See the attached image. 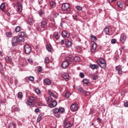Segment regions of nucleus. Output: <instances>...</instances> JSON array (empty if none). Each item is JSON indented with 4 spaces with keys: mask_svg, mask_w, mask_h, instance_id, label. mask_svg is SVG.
Instances as JSON below:
<instances>
[{
    "mask_svg": "<svg viewBox=\"0 0 128 128\" xmlns=\"http://www.w3.org/2000/svg\"><path fill=\"white\" fill-rule=\"evenodd\" d=\"M62 10L64 14H70V6L68 3H64L62 6Z\"/></svg>",
    "mask_w": 128,
    "mask_h": 128,
    "instance_id": "f257e3e1",
    "label": "nucleus"
},
{
    "mask_svg": "<svg viewBox=\"0 0 128 128\" xmlns=\"http://www.w3.org/2000/svg\"><path fill=\"white\" fill-rule=\"evenodd\" d=\"M98 64L102 68H106V60L102 58H99L97 61Z\"/></svg>",
    "mask_w": 128,
    "mask_h": 128,
    "instance_id": "f03ea898",
    "label": "nucleus"
},
{
    "mask_svg": "<svg viewBox=\"0 0 128 128\" xmlns=\"http://www.w3.org/2000/svg\"><path fill=\"white\" fill-rule=\"evenodd\" d=\"M36 100H38V97L31 96L30 97L29 100L26 101V104H28V106H34V102Z\"/></svg>",
    "mask_w": 128,
    "mask_h": 128,
    "instance_id": "7ed1b4c3",
    "label": "nucleus"
},
{
    "mask_svg": "<svg viewBox=\"0 0 128 128\" xmlns=\"http://www.w3.org/2000/svg\"><path fill=\"white\" fill-rule=\"evenodd\" d=\"M70 110L72 112H78V104L77 103H73L70 106Z\"/></svg>",
    "mask_w": 128,
    "mask_h": 128,
    "instance_id": "20e7f679",
    "label": "nucleus"
},
{
    "mask_svg": "<svg viewBox=\"0 0 128 128\" xmlns=\"http://www.w3.org/2000/svg\"><path fill=\"white\" fill-rule=\"evenodd\" d=\"M24 51L25 54H30V52H32V48L30 46H28V44H26L24 46Z\"/></svg>",
    "mask_w": 128,
    "mask_h": 128,
    "instance_id": "39448f33",
    "label": "nucleus"
},
{
    "mask_svg": "<svg viewBox=\"0 0 128 128\" xmlns=\"http://www.w3.org/2000/svg\"><path fill=\"white\" fill-rule=\"evenodd\" d=\"M62 36L64 38H70V33L68 32V31L64 30L62 32Z\"/></svg>",
    "mask_w": 128,
    "mask_h": 128,
    "instance_id": "423d86ee",
    "label": "nucleus"
},
{
    "mask_svg": "<svg viewBox=\"0 0 128 128\" xmlns=\"http://www.w3.org/2000/svg\"><path fill=\"white\" fill-rule=\"evenodd\" d=\"M64 126L66 128H72V124L70 122H68V120H64Z\"/></svg>",
    "mask_w": 128,
    "mask_h": 128,
    "instance_id": "0eeeda50",
    "label": "nucleus"
},
{
    "mask_svg": "<svg viewBox=\"0 0 128 128\" xmlns=\"http://www.w3.org/2000/svg\"><path fill=\"white\" fill-rule=\"evenodd\" d=\"M48 26V22L46 21H44V20H42L40 22V26L42 28H43V30H44V28H46V26Z\"/></svg>",
    "mask_w": 128,
    "mask_h": 128,
    "instance_id": "6e6552de",
    "label": "nucleus"
},
{
    "mask_svg": "<svg viewBox=\"0 0 128 128\" xmlns=\"http://www.w3.org/2000/svg\"><path fill=\"white\" fill-rule=\"evenodd\" d=\"M18 38L16 36H15L12 38V46H16L18 44Z\"/></svg>",
    "mask_w": 128,
    "mask_h": 128,
    "instance_id": "1a4fd4ad",
    "label": "nucleus"
},
{
    "mask_svg": "<svg viewBox=\"0 0 128 128\" xmlns=\"http://www.w3.org/2000/svg\"><path fill=\"white\" fill-rule=\"evenodd\" d=\"M126 40V36L124 34H122L120 36V41L122 44H124Z\"/></svg>",
    "mask_w": 128,
    "mask_h": 128,
    "instance_id": "9d476101",
    "label": "nucleus"
},
{
    "mask_svg": "<svg viewBox=\"0 0 128 128\" xmlns=\"http://www.w3.org/2000/svg\"><path fill=\"white\" fill-rule=\"evenodd\" d=\"M92 45L91 46L90 50L92 52H96V43L92 42Z\"/></svg>",
    "mask_w": 128,
    "mask_h": 128,
    "instance_id": "9b49d317",
    "label": "nucleus"
},
{
    "mask_svg": "<svg viewBox=\"0 0 128 128\" xmlns=\"http://www.w3.org/2000/svg\"><path fill=\"white\" fill-rule=\"evenodd\" d=\"M58 105L56 101H52L48 106L50 108H55Z\"/></svg>",
    "mask_w": 128,
    "mask_h": 128,
    "instance_id": "f8f14e48",
    "label": "nucleus"
},
{
    "mask_svg": "<svg viewBox=\"0 0 128 128\" xmlns=\"http://www.w3.org/2000/svg\"><path fill=\"white\" fill-rule=\"evenodd\" d=\"M62 68H68V61H64L62 64Z\"/></svg>",
    "mask_w": 128,
    "mask_h": 128,
    "instance_id": "ddd939ff",
    "label": "nucleus"
},
{
    "mask_svg": "<svg viewBox=\"0 0 128 128\" xmlns=\"http://www.w3.org/2000/svg\"><path fill=\"white\" fill-rule=\"evenodd\" d=\"M62 76L64 80H68V78H70V76L68 75V74L64 72L62 74Z\"/></svg>",
    "mask_w": 128,
    "mask_h": 128,
    "instance_id": "4468645a",
    "label": "nucleus"
},
{
    "mask_svg": "<svg viewBox=\"0 0 128 128\" xmlns=\"http://www.w3.org/2000/svg\"><path fill=\"white\" fill-rule=\"evenodd\" d=\"M46 100L48 106L52 102V96H50L46 98Z\"/></svg>",
    "mask_w": 128,
    "mask_h": 128,
    "instance_id": "2eb2a0df",
    "label": "nucleus"
},
{
    "mask_svg": "<svg viewBox=\"0 0 128 128\" xmlns=\"http://www.w3.org/2000/svg\"><path fill=\"white\" fill-rule=\"evenodd\" d=\"M66 46L67 48H69L72 46V42L68 40H65Z\"/></svg>",
    "mask_w": 128,
    "mask_h": 128,
    "instance_id": "dca6fc26",
    "label": "nucleus"
},
{
    "mask_svg": "<svg viewBox=\"0 0 128 128\" xmlns=\"http://www.w3.org/2000/svg\"><path fill=\"white\" fill-rule=\"evenodd\" d=\"M53 36L56 38V40H58L60 38V32H54L53 34Z\"/></svg>",
    "mask_w": 128,
    "mask_h": 128,
    "instance_id": "f3484780",
    "label": "nucleus"
},
{
    "mask_svg": "<svg viewBox=\"0 0 128 128\" xmlns=\"http://www.w3.org/2000/svg\"><path fill=\"white\" fill-rule=\"evenodd\" d=\"M5 60L7 62H8L9 64H12V56H6L5 58Z\"/></svg>",
    "mask_w": 128,
    "mask_h": 128,
    "instance_id": "a211bd4d",
    "label": "nucleus"
},
{
    "mask_svg": "<svg viewBox=\"0 0 128 128\" xmlns=\"http://www.w3.org/2000/svg\"><path fill=\"white\" fill-rule=\"evenodd\" d=\"M90 66L92 70H98V64H90Z\"/></svg>",
    "mask_w": 128,
    "mask_h": 128,
    "instance_id": "6ab92c4d",
    "label": "nucleus"
},
{
    "mask_svg": "<svg viewBox=\"0 0 128 128\" xmlns=\"http://www.w3.org/2000/svg\"><path fill=\"white\" fill-rule=\"evenodd\" d=\"M66 60L68 62H72L74 60V56L72 55H70L66 58Z\"/></svg>",
    "mask_w": 128,
    "mask_h": 128,
    "instance_id": "aec40b11",
    "label": "nucleus"
},
{
    "mask_svg": "<svg viewBox=\"0 0 128 128\" xmlns=\"http://www.w3.org/2000/svg\"><path fill=\"white\" fill-rule=\"evenodd\" d=\"M117 6H118L120 8H124V4L121 1H118Z\"/></svg>",
    "mask_w": 128,
    "mask_h": 128,
    "instance_id": "412c9836",
    "label": "nucleus"
},
{
    "mask_svg": "<svg viewBox=\"0 0 128 128\" xmlns=\"http://www.w3.org/2000/svg\"><path fill=\"white\" fill-rule=\"evenodd\" d=\"M18 36L21 38H24V36H26V32H24L22 31L19 32Z\"/></svg>",
    "mask_w": 128,
    "mask_h": 128,
    "instance_id": "4be33fe9",
    "label": "nucleus"
},
{
    "mask_svg": "<svg viewBox=\"0 0 128 128\" xmlns=\"http://www.w3.org/2000/svg\"><path fill=\"white\" fill-rule=\"evenodd\" d=\"M48 94H50V96H52L54 98H58L56 96L54 95V93H52V91L49 90L48 92Z\"/></svg>",
    "mask_w": 128,
    "mask_h": 128,
    "instance_id": "5701e85b",
    "label": "nucleus"
},
{
    "mask_svg": "<svg viewBox=\"0 0 128 128\" xmlns=\"http://www.w3.org/2000/svg\"><path fill=\"white\" fill-rule=\"evenodd\" d=\"M73 60L74 62H80V56H76L73 58Z\"/></svg>",
    "mask_w": 128,
    "mask_h": 128,
    "instance_id": "b1692460",
    "label": "nucleus"
},
{
    "mask_svg": "<svg viewBox=\"0 0 128 128\" xmlns=\"http://www.w3.org/2000/svg\"><path fill=\"white\" fill-rule=\"evenodd\" d=\"M78 90H80V92H82L83 94H90V92L84 90L82 88H80L78 89Z\"/></svg>",
    "mask_w": 128,
    "mask_h": 128,
    "instance_id": "393cba45",
    "label": "nucleus"
},
{
    "mask_svg": "<svg viewBox=\"0 0 128 128\" xmlns=\"http://www.w3.org/2000/svg\"><path fill=\"white\" fill-rule=\"evenodd\" d=\"M44 82L48 86H50V80L48 78L45 79Z\"/></svg>",
    "mask_w": 128,
    "mask_h": 128,
    "instance_id": "a878e982",
    "label": "nucleus"
},
{
    "mask_svg": "<svg viewBox=\"0 0 128 128\" xmlns=\"http://www.w3.org/2000/svg\"><path fill=\"white\" fill-rule=\"evenodd\" d=\"M104 32L106 34H110V29L108 27H106L104 28Z\"/></svg>",
    "mask_w": 128,
    "mask_h": 128,
    "instance_id": "bb28decb",
    "label": "nucleus"
},
{
    "mask_svg": "<svg viewBox=\"0 0 128 128\" xmlns=\"http://www.w3.org/2000/svg\"><path fill=\"white\" fill-rule=\"evenodd\" d=\"M22 4H20L18 6V12H22Z\"/></svg>",
    "mask_w": 128,
    "mask_h": 128,
    "instance_id": "cd10ccee",
    "label": "nucleus"
},
{
    "mask_svg": "<svg viewBox=\"0 0 128 128\" xmlns=\"http://www.w3.org/2000/svg\"><path fill=\"white\" fill-rule=\"evenodd\" d=\"M46 48L48 50V52H52V46L50 45L46 46Z\"/></svg>",
    "mask_w": 128,
    "mask_h": 128,
    "instance_id": "c85d7f7f",
    "label": "nucleus"
},
{
    "mask_svg": "<svg viewBox=\"0 0 128 128\" xmlns=\"http://www.w3.org/2000/svg\"><path fill=\"white\" fill-rule=\"evenodd\" d=\"M18 42H23L24 40V37H20L18 38Z\"/></svg>",
    "mask_w": 128,
    "mask_h": 128,
    "instance_id": "c756f323",
    "label": "nucleus"
},
{
    "mask_svg": "<svg viewBox=\"0 0 128 128\" xmlns=\"http://www.w3.org/2000/svg\"><path fill=\"white\" fill-rule=\"evenodd\" d=\"M84 84H86L87 86L88 85V84L90 82V80L88 79H84L82 80Z\"/></svg>",
    "mask_w": 128,
    "mask_h": 128,
    "instance_id": "7c9ffc66",
    "label": "nucleus"
},
{
    "mask_svg": "<svg viewBox=\"0 0 128 128\" xmlns=\"http://www.w3.org/2000/svg\"><path fill=\"white\" fill-rule=\"evenodd\" d=\"M72 16H73L74 20H78V13H76Z\"/></svg>",
    "mask_w": 128,
    "mask_h": 128,
    "instance_id": "2f4dec72",
    "label": "nucleus"
},
{
    "mask_svg": "<svg viewBox=\"0 0 128 128\" xmlns=\"http://www.w3.org/2000/svg\"><path fill=\"white\" fill-rule=\"evenodd\" d=\"M9 128H16V125L13 122L10 123L8 126Z\"/></svg>",
    "mask_w": 128,
    "mask_h": 128,
    "instance_id": "473e14b6",
    "label": "nucleus"
},
{
    "mask_svg": "<svg viewBox=\"0 0 128 128\" xmlns=\"http://www.w3.org/2000/svg\"><path fill=\"white\" fill-rule=\"evenodd\" d=\"M70 96V92H67L64 96V98H68Z\"/></svg>",
    "mask_w": 128,
    "mask_h": 128,
    "instance_id": "72a5a7b5",
    "label": "nucleus"
},
{
    "mask_svg": "<svg viewBox=\"0 0 128 128\" xmlns=\"http://www.w3.org/2000/svg\"><path fill=\"white\" fill-rule=\"evenodd\" d=\"M50 6L52 8H55L56 7V2H50Z\"/></svg>",
    "mask_w": 128,
    "mask_h": 128,
    "instance_id": "f704fd0d",
    "label": "nucleus"
},
{
    "mask_svg": "<svg viewBox=\"0 0 128 128\" xmlns=\"http://www.w3.org/2000/svg\"><path fill=\"white\" fill-rule=\"evenodd\" d=\"M35 92L36 94L40 96V90L38 88H36L35 90Z\"/></svg>",
    "mask_w": 128,
    "mask_h": 128,
    "instance_id": "c9c22d12",
    "label": "nucleus"
},
{
    "mask_svg": "<svg viewBox=\"0 0 128 128\" xmlns=\"http://www.w3.org/2000/svg\"><path fill=\"white\" fill-rule=\"evenodd\" d=\"M42 114H40L38 116V118H37V122H40V120H42Z\"/></svg>",
    "mask_w": 128,
    "mask_h": 128,
    "instance_id": "e433bc0d",
    "label": "nucleus"
},
{
    "mask_svg": "<svg viewBox=\"0 0 128 128\" xmlns=\"http://www.w3.org/2000/svg\"><path fill=\"white\" fill-rule=\"evenodd\" d=\"M12 32H6V36H8V38H12Z\"/></svg>",
    "mask_w": 128,
    "mask_h": 128,
    "instance_id": "4c0bfd02",
    "label": "nucleus"
},
{
    "mask_svg": "<svg viewBox=\"0 0 128 128\" xmlns=\"http://www.w3.org/2000/svg\"><path fill=\"white\" fill-rule=\"evenodd\" d=\"M28 80H29L30 82H34V77L32 76H30L28 77Z\"/></svg>",
    "mask_w": 128,
    "mask_h": 128,
    "instance_id": "58836bf2",
    "label": "nucleus"
},
{
    "mask_svg": "<svg viewBox=\"0 0 128 128\" xmlns=\"http://www.w3.org/2000/svg\"><path fill=\"white\" fill-rule=\"evenodd\" d=\"M6 7V4L5 3H2L1 5L0 6V10H4V8Z\"/></svg>",
    "mask_w": 128,
    "mask_h": 128,
    "instance_id": "ea45409f",
    "label": "nucleus"
},
{
    "mask_svg": "<svg viewBox=\"0 0 128 128\" xmlns=\"http://www.w3.org/2000/svg\"><path fill=\"white\" fill-rule=\"evenodd\" d=\"M28 22L30 26H32V24H34V20L32 19L28 20Z\"/></svg>",
    "mask_w": 128,
    "mask_h": 128,
    "instance_id": "a19ab883",
    "label": "nucleus"
},
{
    "mask_svg": "<svg viewBox=\"0 0 128 128\" xmlns=\"http://www.w3.org/2000/svg\"><path fill=\"white\" fill-rule=\"evenodd\" d=\"M20 26H18L15 28V32H20Z\"/></svg>",
    "mask_w": 128,
    "mask_h": 128,
    "instance_id": "79ce46f5",
    "label": "nucleus"
},
{
    "mask_svg": "<svg viewBox=\"0 0 128 128\" xmlns=\"http://www.w3.org/2000/svg\"><path fill=\"white\" fill-rule=\"evenodd\" d=\"M58 110L59 112H60L61 114H63V112H64V108H60Z\"/></svg>",
    "mask_w": 128,
    "mask_h": 128,
    "instance_id": "37998d69",
    "label": "nucleus"
},
{
    "mask_svg": "<svg viewBox=\"0 0 128 128\" xmlns=\"http://www.w3.org/2000/svg\"><path fill=\"white\" fill-rule=\"evenodd\" d=\"M45 64H48L50 62V59L48 57H46L44 59Z\"/></svg>",
    "mask_w": 128,
    "mask_h": 128,
    "instance_id": "c03bdc74",
    "label": "nucleus"
},
{
    "mask_svg": "<svg viewBox=\"0 0 128 128\" xmlns=\"http://www.w3.org/2000/svg\"><path fill=\"white\" fill-rule=\"evenodd\" d=\"M54 114H58V112H60L58 108H55L54 110Z\"/></svg>",
    "mask_w": 128,
    "mask_h": 128,
    "instance_id": "a18cd8bd",
    "label": "nucleus"
},
{
    "mask_svg": "<svg viewBox=\"0 0 128 128\" xmlns=\"http://www.w3.org/2000/svg\"><path fill=\"white\" fill-rule=\"evenodd\" d=\"M91 38L95 42H96V40H98L96 37L94 35L91 36Z\"/></svg>",
    "mask_w": 128,
    "mask_h": 128,
    "instance_id": "49530a36",
    "label": "nucleus"
},
{
    "mask_svg": "<svg viewBox=\"0 0 128 128\" xmlns=\"http://www.w3.org/2000/svg\"><path fill=\"white\" fill-rule=\"evenodd\" d=\"M18 98H22V92H19L18 93Z\"/></svg>",
    "mask_w": 128,
    "mask_h": 128,
    "instance_id": "de8ad7c7",
    "label": "nucleus"
},
{
    "mask_svg": "<svg viewBox=\"0 0 128 128\" xmlns=\"http://www.w3.org/2000/svg\"><path fill=\"white\" fill-rule=\"evenodd\" d=\"M76 10H82V7L80 6H76Z\"/></svg>",
    "mask_w": 128,
    "mask_h": 128,
    "instance_id": "09e8293b",
    "label": "nucleus"
},
{
    "mask_svg": "<svg viewBox=\"0 0 128 128\" xmlns=\"http://www.w3.org/2000/svg\"><path fill=\"white\" fill-rule=\"evenodd\" d=\"M80 76L81 78H84V74L82 72H80Z\"/></svg>",
    "mask_w": 128,
    "mask_h": 128,
    "instance_id": "8fccbe9b",
    "label": "nucleus"
},
{
    "mask_svg": "<svg viewBox=\"0 0 128 128\" xmlns=\"http://www.w3.org/2000/svg\"><path fill=\"white\" fill-rule=\"evenodd\" d=\"M42 67L40 66L38 68V72H42Z\"/></svg>",
    "mask_w": 128,
    "mask_h": 128,
    "instance_id": "3c124183",
    "label": "nucleus"
},
{
    "mask_svg": "<svg viewBox=\"0 0 128 128\" xmlns=\"http://www.w3.org/2000/svg\"><path fill=\"white\" fill-rule=\"evenodd\" d=\"M38 14H39V16H42V10H40L38 11Z\"/></svg>",
    "mask_w": 128,
    "mask_h": 128,
    "instance_id": "603ef678",
    "label": "nucleus"
},
{
    "mask_svg": "<svg viewBox=\"0 0 128 128\" xmlns=\"http://www.w3.org/2000/svg\"><path fill=\"white\" fill-rule=\"evenodd\" d=\"M98 76H94L93 77V80H98Z\"/></svg>",
    "mask_w": 128,
    "mask_h": 128,
    "instance_id": "864d4df0",
    "label": "nucleus"
},
{
    "mask_svg": "<svg viewBox=\"0 0 128 128\" xmlns=\"http://www.w3.org/2000/svg\"><path fill=\"white\" fill-rule=\"evenodd\" d=\"M4 69V66H2V64L0 62V70H2Z\"/></svg>",
    "mask_w": 128,
    "mask_h": 128,
    "instance_id": "5fc2aeb1",
    "label": "nucleus"
},
{
    "mask_svg": "<svg viewBox=\"0 0 128 128\" xmlns=\"http://www.w3.org/2000/svg\"><path fill=\"white\" fill-rule=\"evenodd\" d=\"M124 106H125V108H128V102H124Z\"/></svg>",
    "mask_w": 128,
    "mask_h": 128,
    "instance_id": "6e6d98bb",
    "label": "nucleus"
},
{
    "mask_svg": "<svg viewBox=\"0 0 128 128\" xmlns=\"http://www.w3.org/2000/svg\"><path fill=\"white\" fill-rule=\"evenodd\" d=\"M116 70H121L120 66H116Z\"/></svg>",
    "mask_w": 128,
    "mask_h": 128,
    "instance_id": "4d7b16f0",
    "label": "nucleus"
},
{
    "mask_svg": "<svg viewBox=\"0 0 128 128\" xmlns=\"http://www.w3.org/2000/svg\"><path fill=\"white\" fill-rule=\"evenodd\" d=\"M116 39H112L111 40L112 44H116Z\"/></svg>",
    "mask_w": 128,
    "mask_h": 128,
    "instance_id": "13d9d810",
    "label": "nucleus"
},
{
    "mask_svg": "<svg viewBox=\"0 0 128 128\" xmlns=\"http://www.w3.org/2000/svg\"><path fill=\"white\" fill-rule=\"evenodd\" d=\"M58 16H59L58 13V12H56V14H54V18H58Z\"/></svg>",
    "mask_w": 128,
    "mask_h": 128,
    "instance_id": "bf43d9fd",
    "label": "nucleus"
},
{
    "mask_svg": "<svg viewBox=\"0 0 128 128\" xmlns=\"http://www.w3.org/2000/svg\"><path fill=\"white\" fill-rule=\"evenodd\" d=\"M97 120L98 122H100L101 124L102 122V119L100 118H98L97 119Z\"/></svg>",
    "mask_w": 128,
    "mask_h": 128,
    "instance_id": "052dcab7",
    "label": "nucleus"
},
{
    "mask_svg": "<svg viewBox=\"0 0 128 128\" xmlns=\"http://www.w3.org/2000/svg\"><path fill=\"white\" fill-rule=\"evenodd\" d=\"M118 74H122V69L120 70H118Z\"/></svg>",
    "mask_w": 128,
    "mask_h": 128,
    "instance_id": "680f3d73",
    "label": "nucleus"
},
{
    "mask_svg": "<svg viewBox=\"0 0 128 128\" xmlns=\"http://www.w3.org/2000/svg\"><path fill=\"white\" fill-rule=\"evenodd\" d=\"M35 112H40L39 108H36L34 110Z\"/></svg>",
    "mask_w": 128,
    "mask_h": 128,
    "instance_id": "e2e57ef3",
    "label": "nucleus"
},
{
    "mask_svg": "<svg viewBox=\"0 0 128 128\" xmlns=\"http://www.w3.org/2000/svg\"><path fill=\"white\" fill-rule=\"evenodd\" d=\"M28 61L29 62H32V60L30 59V58H28Z\"/></svg>",
    "mask_w": 128,
    "mask_h": 128,
    "instance_id": "0e129e2a",
    "label": "nucleus"
},
{
    "mask_svg": "<svg viewBox=\"0 0 128 128\" xmlns=\"http://www.w3.org/2000/svg\"><path fill=\"white\" fill-rule=\"evenodd\" d=\"M64 44V40H61V44Z\"/></svg>",
    "mask_w": 128,
    "mask_h": 128,
    "instance_id": "69168bd1",
    "label": "nucleus"
},
{
    "mask_svg": "<svg viewBox=\"0 0 128 128\" xmlns=\"http://www.w3.org/2000/svg\"><path fill=\"white\" fill-rule=\"evenodd\" d=\"M116 0H109V3L114 2L116 1Z\"/></svg>",
    "mask_w": 128,
    "mask_h": 128,
    "instance_id": "338daca9",
    "label": "nucleus"
},
{
    "mask_svg": "<svg viewBox=\"0 0 128 128\" xmlns=\"http://www.w3.org/2000/svg\"><path fill=\"white\" fill-rule=\"evenodd\" d=\"M126 6H128V0H126Z\"/></svg>",
    "mask_w": 128,
    "mask_h": 128,
    "instance_id": "774afa93",
    "label": "nucleus"
}]
</instances>
